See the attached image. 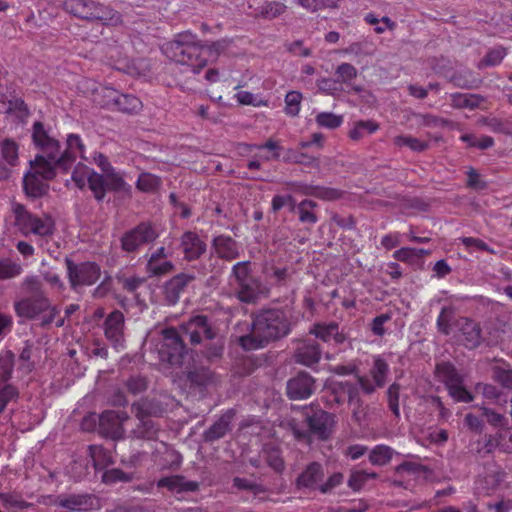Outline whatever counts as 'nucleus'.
Instances as JSON below:
<instances>
[{
    "mask_svg": "<svg viewBox=\"0 0 512 512\" xmlns=\"http://www.w3.org/2000/svg\"><path fill=\"white\" fill-rule=\"evenodd\" d=\"M129 419L126 411L105 410L98 416L99 433L113 440L123 439V424Z\"/></svg>",
    "mask_w": 512,
    "mask_h": 512,
    "instance_id": "nucleus-14",
    "label": "nucleus"
},
{
    "mask_svg": "<svg viewBox=\"0 0 512 512\" xmlns=\"http://www.w3.org/2000/svg\"><path fill=\"white\" fill-rule=\"evenodd\" d=\"M268 289L257 277L248 279L236 285L235 295L237 299L245 304H255L263 294H267Z\"/></svg>",
    "mask_w": 512,
    "mask_h": 512,
    "instance_id": "nucleus-23",
    "label": "nucleus"
},
{
    "mask_svg": "<svg viewBox=\"0 0 512 512\" xmlns=\"http://www.w3.org/2000/svg\"><path fill=\"white\" fill-rule=\"evenodd\" d=\"M13 227L24 237H52L56 230L55 220L48 213H32L24 204L12 202Z\"/></svg>",
    "mask_w": 512,
    "mask_h": 512,
    "instance_id": "nucleus-5",
    "label": "nucleus"
},
{
    "mask_svg": "<svg viewBox=\"0 0 512 512\" xmlns=\"http://www.w3.org/2000/svg\"><path fill=\"white\" fill-rule=\"evenodd\" d=\"M63 7L67 13L87 22L103 26H117L123 22L119 11L95 0H65Z\"/></svg>",
    "mask_w": 512,
    "mask_h": 512,
    "instance_id": "nucleus-6",
    "label": "nucleus"
},
{
    "mask_svg": "<svg viewBox=\"0 0 512 512\" xmlns=\"http://www.w3.org/2000/svg\"><path fill=\"white\" fill-rule=\"evenodd\" d=\"M175 265L170 260H158L155 257H149L146 264V272L150 277H161L172 273Z\"/></svg>",
    "mask_w": 512,
    "mask_h": 512,
    "instance_id": "nucleus-38",
    "label": "nucleus"
},
{
    "mask_svg": "<svg viewBox=\"0 0 512 512\" xmlns=\"http://www.w3.org/2000/svg\"><path fill=\"white\" fill-rule=\"evenodd\" d=\"M139 421L137 426L131 431L133 438L156 441L160 432V426L157 422L147 417H136Z\"/></svg>",
    "mask_w": 512,
    "mask_h": 512,
    "instance_id": "nucleus-28",
    "label": "nucleus"
},
{
    "mask_svg": "<svg viewBox=\"0 0 512 512\" xmlns=\"http://www.w3.org/2000/svg\"><path fill=\"white\" fill-rule=\"evenodd\" d=\"M53 504L66 509V512H86L97 507L98 501L91 494H60L55 497Z\"/></svg>",
    "mask_w": 512,
    "mask_h": 512,
    "instance_id": "nucleus-18",
    "label": "nucleus"
},
{
    "mask_svg": "<svg viewBox=\"0 0 512 512\" xmlns=\"http://www.w3.org/2000/svg\"><path fill=\"white\" fill-rule=\"evenodd\" d=\"M26 296L14 303L16 315L23 320H40L41 328H48L60 313L47 296L42 281L37 276H28L22 283Z\"/></svg>",
    "mask_w": 512,
    "mask_h": 512,
    "instance_id": "nucleus-2",
    "label": "nucleus"
},
{
    "mask_svg": "<svg viewBox=\"0 0 512 512\" xmlns=\"http://www.w3.org/2000/svg\"><path fill=\"white\" fill-rule=\"evenodd\" d=\"M377 476L375 472L368 473L365 470L353 471L348 479V486L353 491H359L368 479H375Z\"/></svg>",
    "mask_w": 512,
    "mask_h": 512,
    "instance_id": "nucleus-52",
    "label": "nucleus"
},
{
    "mask_svg": "<svg viewBox=\"0 0 512 512\" xmlns=\"http://www.w3.org/2000/svg\"><path fill=\"white\" fill-rule=\"evenodd\" d=\"M506 56V49L497 46L488 50L486 55L478 62L477 68L484 69L499 65Z\"/></svg>",
    "mask_w": 512,
    "mask_h": 512,
    "instance_id": "nucleus-42",
    "label": "nucleus"
},
{
    "mask_svg": "<svg viewBox=\"0 0 512 512\" xmlns=\"http://www.w3.org/2000/svg\"><path fill=\"white\" fill-rule=\"evenodd\" d=\"M379 125L372 120H361L355 123L353 129L349 132V137L352 140L358 141L366 135H370L377 131Z\"/></svg>",
    "mask_w": 512,
    "mask_h": 512,
    "instance_id": "nucleus-45",
    "label": "nucleus"
},
{
    "mask_svg": "<svg viewBox=\"0 0 512 512\" xmlns=\"http://www.w3.org/2000/svg\"><path fill=\"white\" fill-rule=\"evenodd\" d=\"M303 427L296 419H290L287 423L289 431L299 442L312 443L313 439L327 441L331 438L336 424V416L325 411L319 406H306L302 411Z\"/></svg>",
    "mask_w": 512,
    "mask_h": 512,
    "instance_id": "nucleus-3",
    "label": "nucleus"
},
{
    "mask_svg": "<svg viewBox=\"0 0 512 512\" xmlns=\"http://www.w3.org/2000/svg\"><path fill=\"white\" fill-rule=\"evenodd\" d=\"M235 285L253 278L251 263L249 261L238 262L232 267V275Z\"/></svg>",
    "mask_w": 512,
    "mask_h": 512,
    "instance_id": "nucleus-55",
    "label": "nucleus"
},
{
    "mask_svg": "<svg viewBox=\"0 0 512 512\" xmlns=\"http://www.w3.org/2000/svg\"><path fill=\"white\" fill-rule=\"evenodd\" d=\"M187 354V349L180 333L173 327L162 331V343L159 348V357L171 366H181Z\"/></svg>",
    "mask_w": 512,
    "mask_h": 512,
    "instance_id": "nucleus-9",
    "label": "nucleus"
},
{
    "mask_svg": "<svg viewBox=\"0 0 512 512\" xmlns=\"http://www.w3.org/2000/svg\"><path fill=\"white\" fill-rule=\"evenodd\" d=\"M302 94L298 91H290L285 96V112L287 115L296 116L300 111Z\"/></svg>",
    "mask_w": 512,
    "mask_h": 512,
    "instance_id": "nucleus-59",
    "label": "nucleus"
},
{
    "mask_svg": "<svg viewBox=\"0 0 512 512\" xmlns=\"http://www.w3.org/2000/svg\"><path fill=\"white\" fill-rule=\"evenodd\" d=\"M450 81L459 88L462 89H476L478 88L482 80L479 77H476L471 70H462L455 72Z\"/></svg>",
    "mask_w": 512,
    "mask_h": 512,
    "instance_id": "nucleus-36",
    "label": "nucleus"
},
{
    "mask_svg": "<svg viewBox=\"0 0 512 512\" xmlns=\"http://www.w3.org/2000/svg\"><path fill=\"white\" fill-rule=\"evenodd\" d=\"M131 410L134 413L135 417L150 418L151 416H161L164 413L165 408L163 407L160 401L154 398H144L134 402L131 405Z\"/></svg>",
    "mask_w": 512,
    "mask_h": 512,
    "instance_id": "nucleus-29",
    "label": "nucleus"
},
{
    "mask_svg": "<svg viewBox=\"0 0 512 512\" xmlns=\"http://www.w3.org/2000/svg\"><path fill=\"white\" fill-rule=\"evenodd\" d=\"M187 379L191 386L202 389L213 383L214 373L209 368L197 367L188 372Z\"/></svg>",
    "mask_w": 512,
    "mask_h": 512,
    "instance_id": "nucleus-34",
    "label": "nucleus"
},
{
    "mask_svg": "<svg viewBox=\"0 0 512 512\" xmlns=\"http://www.w3.org/2000/svg\"><path fill=\"white\" fill-rule=\"evenodd\" d=\"M194 280V274L182 272L166 281L163 286L164 297L166 302L169 305H175L179 301L180 295L185 291L187 286Z\"/></svg>",
    "mask_w": 512,
    "mask_h": 512,
    "instance_id": "nucleus-24",
    "label": "nucleus"
},
{
    "mask_svg": "<svg viewBox=\"0 0 512 512\" xmlns=\"http://www.w3.org/2000/svg\"><path fill=\"white\" fill-rule=\"evenodd\" d=\"M454 327L458 332V341L465 348L473 350L483 342L482 329L476 321L467 317H460L454 321Z\"/></svg>",
    "mask_w": 512,
    "mask_h": 512,
    "instance_id": "nucleus-16",
    "label": "nucleus"
},
{
    "mask_svg": "<svg viewBox=\"0 0 512 512\" xmlns=\"http://www.w3.org/2000/svg\"><path fill=\"white\" fill-rule=\"evenodd\" d=\"M157 487L167 488L171 492L180 493L184 491L194 492L198 489L199 485L194 481H185L183 476L173 475L159 479Z\"/></svg>",
    "mask_w": 512,
    "mask_h": 512,
    "instance_id": "nucleus-30",
    "label": "nucleus"
},
{
    "mask_svg": "<svg viewBox=\"0 0 512 512\" xmlns=\"http://www.w3.org/2000/svg\"><path fill=\"white\" fill-rule=\"evenodd\" d=\"M291 329V319L283 309H262L253 314L250 333L239 337L238 342L244 350H257L286 337Z\"/></svg>",
    "mask_w": 512,
    "mask_h": 512,
    "instance_id": "nucleus-1",
    "label": "nucleus"
},
{
    "mask_svg": "<svg viewBox=\"0 0 512 512\" xmlns=\"http://www.w3.org/2000/svg\"><path fill=\"white\" fill-rule=\"evenodd\" d=\"M453 314L454 310L452 307H443L437 318V328L444 335H449L451 333V321Z\"/></svg>",
    "mask_w": 512,
    "mask_h": 512,
    "instance_id": "nucleus-60",
    "label": "nucleus"
},
{
    "mask_svg": "<svg viewBox=\"0 0 512 512\" xmlns=\"http://www.w3.org/2000/svg\"><path fill=\"white\" fill-rule=\"evenodd\" d=\"M104 335L115 349L124 348L125 344V318L121 311L114 310L106 317L104 323Z\"/></svg>",
    "mask_w": 512,
    "mask_h": 512,
    "instance_id": "nucleus-19",
    "label": "nucleus"
},
{
    "mask_svg": "<svg viewBox=\"0 0 512 512\" xmlns=\"http://www.w3.org/2000/svg\"><path fill=\"white\" fill-rule=\"evenodd\" d=\"M15 363V354L7 350L0 355V384L11 379Z\"/></svg>",
    "mask_w": 512,
    "mask_h": 512,
    "instance_id": "nucleus-46",
    "label": "nucleus"
},
{
    "mask_svg": "<svg viewBox=\"0 0 512 512\" xmlns=\"http://www.w3.org/2000/svg\"><path fill=\"white\" fill-rule=\"evenodd\" d=\"M316 85L320 92L333 97H339L344 92L343 86L336 78L323 77L317 80Z\"/></svg>",
    "mask_w": 512,
    "mask_h": 512,
    "instance_id": "nucleus-48",
    "label": "nucleus"
},
{
    "mask_svg": "<svg viewBox=\"0 0 512 512\" xmlns=\"http://www.w3.org/2000/svg\"><path fill=\"white\" fill-rule=\"evenodd\" d=\"M435 373L437 378L444 383L446 389L464 381L456 367L450 362L438 363L435 368Z\"/></svg>",
    "mask_w": 512,
    "mask_h": 512,
    "instance_id": "nucleus-31",
    "label": "nucleus"
},
{
    "mask_svg": "<svg viewBox=\"0 0 512 512\" xmlns=\"http://www.w3.org/2000/svg\"><path fill=\"white\" fill-rule=\"evenodd\" d=\"M160 178L151 173L140 174L137 180V188L144 192H151L157 189L160 185Z\"/></svg>",
    "mask_w": 512,
    "mask_h": 512,
    "instance_id": "nucleus-61",
    "label": "nucleus"
},
{
    "mask_svg": "<svg viewBox=\"0 0 512 512\" xmlns=\"http://www.w3.org/2000/svg\"><path fill=\"white\" fill-rule=\"evenodd\" d=\"M33 348L34 343L30 340H26L20 350L18 369L24 373H30L35 367V363L32 361Z\"/></svg>",
    "mask_w": 512,
    "mask_h": 512,
    "instance_id": "nucleus-44",
    "label": "nucleus"
},
{
    "mask_svg": "<svg viewBox=\"0 0 512 512\" xmlns=\"http://www.w3.org/2000/svg\"><path fill=\"white\" fill-rule=\"evenodd\" d=\"M502 366L496 365L491 368L492 379L503 389L512 392V368L505 360H500Z\"/></svg>",
    "mask_w": 512,
    "mask_h": 512,
    "instance_id": "nucleus-33",
    "label": "nucleus"
},
{
    "mask_svg": "<svg viewBox=\"0 0 512 512\" xmlns=\"http://www.w3.org/2000/svg\"><path fill=\"white\" fill-rule=\"evenodd\" d=\"M357 69L350 63H341L337 66L335 75L336 79L343 84L350 85L351 81L357 77Z\"/></svg>",
    "mask_w": 512,
    "mask_h": 512,
    "instance_id": "nucleus-54",
    "label": "nucleus"
},
{
    "mask_svg": "<svg viewBox=\"0 0 512 512\" xmlns=\"http://www.w3.org/2000/svg\"><path fill=\"white\" fill-rule=\"evenodd\" d=\"M65 264L70 287L74 291H79L81 287L95 284L101 276L100 266L95 262L87 261L77 264L69 257H66Z\"/></svg>",
    "mask_w": 512,
    "mask_h": 512,
    "instance_id": "nucleus-8",
    "label": "nucleus"
},
{
    "mask_svg": "<svg viewBox=\"0 0 512 512\" xmlns=\"http://www.w3.org/2000/svg\"><path fill=\"white\" fill-rule=\"evenodd\" d=\"M234 415L233 410H228L222 414L219 419L203 433L204 441L212 443L223 438L231 430V421Z\"/></svg>",
    "mask_w": 512,
    "mask_h": 512,
    "instance_id": "nucleus-26",
    "label": "nucleus"
},
{
    "mask_svg": "<svg viewBox=\"0 0 512 512\" xmlns=\"http://www.w3.org/2000/svg\"><path fill=\"white\" fill-rule=\"evenodd\" d=\"M483 416L486 418L487 422L493 427H506L508 424L507 418L495 410L488 407H481Z\"/></svg>",
    "mask_w": 512,
    "mask_h": 512,
    "instance_id": "nucleus-64",
    "label": "nucleus"
},
{
    "mask_svg": "<svg viewBox=\"0 0 512 512\" xmlns=\"http://www.w3.org/2000/svg\"><path fill=\"white\" fill-rule=\"evenodd\" d=\"M32 141L42 153L36 157H43L48 163L55 161L61 148L60 142L50 135V129L41 121H35L32 125Z\"/></svg>",
    "mask_w": 512,
    "mask_h": 512,
    "instance_id": "nucleus-13",
    "label": "nucleus"
},
{
    "mask_svg": "<svg viewBox=\"0 0 512 512\" xmlns=\"http://www.w3.org/2000/svg\"><path fill=\"white\" fill-rule=\"evenodd\" d=\"M393 450L389 446L377 445L369 454V461L373 465L384 466L390 462Z\"/></svg>",
    "mask_w": 512,
    "mask_h": 512,
    "instance_id": "nucleus-47",
    "label": "nucleus"
},
{
    "mask_svg": "<svg viewBox=\"0 0 512 512\" xmlns=\"http://www.w3.org/2000/svg\"><path fill=\"white\" fill-rule=\"evenodd\" d=\"M388 372L389 367L386 361L377 357L374 360V364L370 372L377 387H383L385 385Z\"/></svg>",
    "mask_w": 512,
    "mask_h": 512,
    "instance_id": "nucleus-51",
    "label": "nucleus"
},
{
    "mask_svg": "<svg viewBox=\"0 0 512 512\" xmlns=\"http://www.w3.org/2000/svg\"><path fill=\"white\" fill-rule=\"evenodd\" d=\"M180 248L187 261L199 259L206 253L207 244L194 231H186L180 237Z\"/></svg>",
    "mask_w": 512,
    "mask_h": 512,
    "instance_id": "nucleus-22",
    "label": "nucleus"
},
{
    "mask_svg": "<svg viewBox=\"0 0 512 512\" xmlns=\"http://www.w3.org/2000/svg\"><path fill=\"white\" fill-rule=\"evenodd\" d=\"M0 155L9 166H16L18 163V145L12 139H5L0 142Z\"/></svg>",
    "mask_w": 512,
    "mask_h": 512,
    "instance_id": "nucleus-41",
    "label": "nucleus"
},
{
    "mask_svg": "<svg viewBox=\"0 0 512 512\" xmlns=\"http://www.w3.org/2000/svg\"><path fill=\"white\" fill-rule=\"evenodd\" d=\"M336 328H338V324L336 322H331L329 324L318 323L314 325L310 333L314 334L316 338H319L324 342H330L332 340L334 329Z\"/></svg>",
    "mask_w": 512,
    "mask_h": 512,
    "instance_id": "nucleus-62",
    "label": "nucleus"
},
{
    "mask_svg": "<svg viewBox=\"0 0 512 512\" xmlns=\"http://www.w3.org/2000/svg\"><path fill=\"white\" fill-rule=\"evenodd\" d=\"M266 277L270 284L274 287H285L288 285L293 276V269L289 267L271 266L267 268Z\"/></svg>",
    "mask_w": 512,
    "mask_h": 512,
    "instance_id": "nucleus-32",
    "label": "nucleus"
},
{
    "mask_svg": "<svg viewBox=\"0 0 512 512\" xmlns=\"http://www.w3.org/2000/svg\"><path fill=\"white\" fill-rule=\"evenodd\" d=\"M317 207V203L305 199L299 203L298 215L300 222L304 224L313 225L318 221L316 214L313 212V209Z\"/></svg>",
    "mask_w": 512,
    "mask_h": 512,
    "instance_id": "nucleus-49",
    "label": "nucleus"
},
{
    "mask_svg": "<svg viewBox=\"0 0 512 512\" xmlns=\"http://www.w3.org/2000/svg\"><path fill=\"white\" fill-rule=\"evenodd\" d=\"M150 380L143 374H132L123 381L126 391L132 396H137L149 388Z\"/></svg>",
    "mask_w": 512,
    "mask_h": 512,
    "instance_id": "nucleus-37",
    "label": "nucleus"
},
{
    "mask_svg": "<svg viewBox=\"0 0 512 512\" xmlns=\"http://www.w3.org/2000/svg\"><path fill=\"white\" fill-rule=\"evenodd\" d=\"M106 189L113 192H128L131 186L125 182L123 176L114 168L104 173Z\"/></svg>",
    "mask_w": 512,
    "mask_h": 512,
    "instance_id": "nucleus-40",
    "label": "nucleus"
},
{
    "mask_svg": "<svg viewBox=\"0 0 512 512\" xmlns=\"http://www.w3.org/2000/svg\"><path fill=\"white\" fill-rule=\"evenodd\" d=\"M448 394L456 401V402H463V403H470L473 401L474 396L470 391H468L465 386L463 385V382H460V384H455L448 389Z\"/></svg>",
    "mask_w": 512,
    "mask_h": 512,
    "instance_id": "nucleus-63",
    "label": "nucleus"
},
{
    "mask_svg": "<svg viewBox=\"0 0 512 512\" xmlns=\"http://www.w3.org/2000/svg\"><path fill=\"white\" fill-rule=\"evenodd\" d=\"M212 246L221 259L231 261L239 257V248L237 242L226 235H219L214 237Z\"/></svg>",
    "mask_w": 512,
    "mask_h": 512,
    "instance_id": "nucleus-27",
    "label": "nucleus"
},
{
    "mask_svg": "<svg viewBox=\"0 0 512 512\" xmlns=\"http://www.w3.org/2000/svg\"><path fill=\"white\" fill-rule=\"evenodd\" d=\"M22 267L20 264L13 262L10 259H0V280L14 278L20 275Z\"/></svg>",
    "mask_w": 512,
    "mask_h": 512,
    "instance_id": "nucleus-57",
    "label": "nucleus"
},
{
    "mask_svg": "<svg viewBox=\"0 0 512 512\" xmlns=\"http://www.w3.org/2000/svg\"><path fill=\"white\" fill-rule=\"evenodd\" d=\"M394 144L399 147H402V146L409 147L412 151H415V152L425 151L429 147L428 142L422 141V140L412 137V136H402V135L394 138Z\"/></svg>",
    "mask_w": 512,
    "mask_h": 512,
    "instance_id": "nucleus-53",
    "label": "nucleus"
},
{
    "mask_svg": "<svg viewBox=\"0 0 512 512\" xmlns=\"http://www.w3.org/2000/svg\"><path fill=\"white\" fill-rule=\"evenodd\" d=\"M33 172H28L23 177V189L27 197L40 198L47 194L49 185L45 180H52L53 178H46L40 171L42 167L36 162V158L30 162Z\"/></svg>",
    "mask_w": 512,
    "mask_h": 512,
    "instance_id": "nucleus-20",
    "label": "nucleus"
},
{
    "mask_svg": "<svg viewBox=\"0 0 512 512\" xmlns=\"http://www.w3.org/2000/svg\"><path fill=\"white\" fill-rule=\"evenodd\" d=\"M343 122L341 115H336L332 112H321L316 116V123L318 126L327 129H336Z\"/></svg>",
    "mask_w": 512,
    "mask_h": 512,
    "instance_id": "nucleus-58",
    "label": "nucleus"
},
{
    "mask_svg": "<svg viewBox=\"0 0 512 512\" xmlns=\"http://www.w3.org/2000/svg\"><path fill=\"white\" fill-rule=\"evenodd\" d=\"M161 49L169 59L190 67L193 73H199L207 65L204 44L190 32L177 34L163 44Z\"/></svg>",
    "mask_w": 512,
    "mask_h": 512,
    "instance_id": "nucleus-4",
    "label": "nucleus"
},
{
    "mask_svg": "<svg viewBox=\"0 0 512 512\" xmlns=\"http://www.w3.org/2000/svg\"><path fill=\"white\" fill-rule=\"evenodd\" d=\"M485 100L482 95L479 94H462L455 93L451 95L452 106L456 108H470L474 109Z\"/></svg>",
    "mask_w": 512,
    "mask_h": 512,
    "instance_id": "nucleus-39",
    "label": "nucleus"
},
{
    "mask_svg": "<svg viewBox=\"0 0 512 512\" xmlns=\"http://www.w3.org/2000/svg\"><path fill=\"white\" fill-rule=\"evenodd\" d=\"M325 473L322 464L311 462L296 479L298 488L318 489L324 479Z\"/></svg>",
    "mask_w": 512,
    "mask_h": 512,
    "instance_id": "nucleus-25",
    "label": "nucleus"
},
{
    "mask_svg": "<svg viewBox=\"0 0 512 512\" xmlns=\"http://www.w3.org/2000/svg\"><path fill=\"white\" fill-rule=\"evenodd\" d=\"M88 450L95 469H103L113 463L112 456L108 450L93 445L89 446Z\"/></svg>",
    "mask_w": 512,
    "mask_h": 512,
    "instance_id": "nucleus-43",
    "label": "nucleus"
},
{
    "mask_svg": "<svg viewBox=\"0 0 512 512\" xmlns=\"http://www.w3.org/2000/svg\"><path fill=\"white\" fill-rule=\"evenodd\" d=\"M157 238L158 233L152 224L141 222L122 235L120 238L121 249L127 253H135L143 245L150 244Z\"/></svg>",
    "mask_w": 512,
    "mask_h": 512,
    "instance_id": "nucleus-10",
    "label": "nucleus"
},
{
    "mask_svg": "<svg viewBox=\"0 0 512 512\" xmlns=\"http://www.w3.org/2000/svg\"><path fill=\"white\" fill-rule=\"evenodd\" d=\"M142 109L141 100L132 94H121L115 100L114 110L127 114H136Z\"/></svg>",
    "mask_w": 512,
    "mask_h": 512,
    "instance_id": "nucleus-35",
    "label": "nucleus"
},
{
    "mask_svg": "<svg viewBox=\"0 0 512 512\" xmlns=\"http://www.w3.org/2000/svg\"><path fill=\"white\" fill-rule=\"evenodd\" d=\"M506 473L499 467L494 466L485 472L484 482L489 490L496 489L505 479Z\"/></svg>",
    "mask_w": 512,
    "mask_h": 512,
    "instance_id": "nucleus-56",
    "label": "nucleus"
},
{
    "mask_svg": "<svg viewBox=\"0 0 512 512\" xmlns=\"http://www.w3.org/2000/svg\"><path fill=\"white\" fill-rule=\"evenodd\" d=\"M322 355L319 343L313 339L301 341L294 351V361L298 364L313 367L318 364Z\"/></svg>",
    "mask_w": 512,
    "mask_h": 512,
    "instance_id": "nucleus-21",
    "label": "nucleus"
},
{
    "mask_svg": "<svg viewBox=\"0 0 512 512\" xmlns=\"http://www.w3.org/2000/svg\"><path fill=\"white\" fill-rule=\"evenodd\" d=\"M72 180L79 188H83L87 183L98 202L105 198L107 189L104 174H99L88 166L79 163L72 172Z\"/></svg>",
    "mask_w": 512,
    "mask_h": 512,
    "instance_id": "nucleus-12",
    "label": "nucleus"
},
{
    "mask_svg": "<svg viewBox=\"0 0 512 512\" xmlns=\"http://www.w3.org/2000/svg\"><path fill=\"white\" fill-rule=\"evenodd\" d=\"M85 145L78 134H68L66 138V148L56 156V160L50 163L44 161L43 157H36V162L40 164V170L46 178H55L58 172L67 173L74 165L77 157L87 159L84 155Z\"/></svg>",
    "mask_w": 512,
    "mask_h": 512,
    "instance_id": "nucleus-7",
    "label": "nucleus"
},
{
    "mask_svg": "<svg viewBox=\"0 0 512 512\" xmlns=\"http://www.w3.org/2000/svg\"><path fill=\"white\" fill-rule=\"evenodd\" d=\"M316 389V379L306 371L297 372L286 383V395L290 400H306Z\"/></svg>",
    "mask_w": 512,
    "mask_h": 512,
    "instance_id": "nucleus-15",
    "label": "nucleus"
},
{
    "mask_svg": "<svg viewBox=\"0 0 512 512\" xmlns=\"http://www.w3.org/2000/svg\"><path fill=\"white\" fill-rule=\"evenodd\" d=\"M359 394V388L350 381H333L325 391L326 404L330 407L341 406L352 402L355 395Z\"/></svg>",
    "mask_w": 512,
    "mask_h": 512,
    "instance_id": "nucleus-17",
    "label": "nucleus"
},
{
    "mask_svg": "<svg viewBox=\"0 0 512 512\" xmlns=\"http://www.w3.org/2000/svg\"><path fill=\"white\" fill-rule=\"evenodd\" d=\"M184 336L189 338L192 345H198L203 340H215L217 338L216 328L209 322L205 315H196L187 322L180 325Z\"/></svg>",
    "mask_w": 512,
    "mask_h": 512,
    "instance_id": "nucleus-11",
    "label": "nucleus"
},
{
    "mask_svg": "<svg viewBox=\"0 0 512 512\" xmlns=\"http://www.w3.org/2000/svg\"><path fill=\"white\" fill-rule=\"evenodd\" d=\"M305 195L315 196L324 200H334L341 196V192L337 189L319 187V186H305L302 190Z\"/></svg>",
    "mask_w": 512,
    "mask_h": 512,
    "instance_id": "nucleus-50",
    "label": "nucleus"
}]
</instances>
